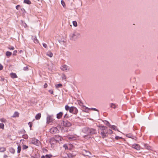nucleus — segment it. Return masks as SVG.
I'll list each match as a JSON object with an SVG mask.
<instances>
[{"instance_id": "1", "label": "nucleus", "mask_w": 158, "mask_h": 158, "mask_svg": "<svg viewBox=\"0 0 158 158\" xmlns=\"http://www.w3.org/2000/svg\"><path fill=\"white\" fill-rule=\"evenodd\" d=\"M99 131L101 130L100 134L102 138H105L108 136L107 130H106L107 127H106L103 126H99Z\"/></svg>"}, {"instance_id": "2", "label": "nucleus", "mask_w": 158, "mask_h": 158, "mask_svg": "<svg viewBox=\"0 0 158 158\" xmlns=\"http://www.w3.org/2000/svg\"><path fill=\"white\" fill-rule=\"evenodd\" d=\"M81 36L80 33L78 31H75L70 35V39L72 40L75 41L80 38Z\"/></svg>"}, {"instance_id": "3", "label": "nucleus", "mask_w": 158, "mask_h": 158, "mask_svg": "<svg viewBox=\"0 0 158 158\" xmlns=\"http://www.w3.org/2000/svg\"><path fill=\"white\" fill-rule=\"evenodd\" d=\"M31 143L32 144H34L37 146H40V145L41 143L38 140L32 138L31 140Z\"/></svg>"}, {"instance_id": "4", "label": "nucleus", "mask_w": 158, "mask_h": 158, "mask_svg": "<svg viewBox=\"0 0 158 158\" xmlns=\"http://www.w3.org/2000/svg\"><path fill=\"white\" fill-rule=\"evenodd\" d=\"M78 110L74 106H71L70 107L69 112L76 114L78 113Z\"/></svg>"}, {"instance_id": "5", "label": "nucleus", "mask_w": 158, "mask_h": 158, "mask_svg": "<svg viewBox=\"0 0 158 158\" xmlns=\"http://www.w3.org/2000/svg\"><path fill=\"white\" fill-rule=\"evenodd\" d=\"M53 115H48L47 117V123L49 124L51 123H52L53 121L54 120L53 119Z\"/></svg>"}, {"instance_id": "6", "label": "nucleus", "mask_w": 158, "mask_h": 158, "mask_svg": "<svg viewBox=\"0 0 158 158\" xmlns=\"http://www.w3.org/2000/svg\"><path fill=\"white\" fill-rule=\"evenodd\" d=\"M58 131L57 128L56 127L52 128L50 130V132L52 134H55Z\"/></svg>"}, {"instance_id": "7", "label": "nucleus", "mask_w": 158, "mask_h": 158, "mask_svg": "<svg viewBox=\"0 0 158 158\" xmlns=\"http://www.w3.org/2000/svg\"><path fill=\"white\" fill-rule=\"evenodd\" d=\"M89 128L85 127L82 129V131L83 133L86 134L87 135H89Z\"/></svg>"}, {"instance_id": "8", "label": "nucleus", "mask_w": 158, "mask_h": 158, "mask_svg": "<svg viewBox=\"0 0 158 158\" xmlns=\"http://www.w3.org/2000/svg\"><path fill=\"white\" fill-rule=\"evenodd\" d=\"M96 131L95 129L92 128H89V135L95 134Z\"/></svg>"}, {"instance_id": "9", "label": "nucleus", "mask_w": 158, "mask_h": 158, "mask_svg": "<svg viewBox=\"0 0 158 158\" xmlns=\"http://www.w3.org/2000/svg\"><path fill=\"white\" fill-rule=\"evenodd\" d=\"M63 124L64 126L67 127H69L71 125V123L68 121H63Z\"/></svg>"}, {"instance_id": "10", "label": "nucleus", "mask_w": 158, "mask_h": 158, "mask_svg": "<svg viewBox=\"0 0 158 158\" xmlns=\"http://www.w3.org/2000/svg\"><path fill=\"white\" fill-rule=\"evenodd\" d=\"M83 153L84 154V155L86 156H90L91 154V153L87 151L86 150H84L83 151Z\"/></svg>"}, {"instance_id": "11", "label": "nucleus", "mask_w": 158, "mask_h": 158, "mask_svg": "<svg viewBox=\"0 0 158 158\" xmlns=\"http://www.w3.org/2000/svg\"><path fill=\"white\" fill-rule=\"evenodd\" d=\"M132 148L137 150H140V146L138 144H134L132 145Z\"/></svg>"}, {"instance_id": "12", "label": "nucleus", "mask_w": 158, "mask_h": 158, "mask_svg": "<svg viewBox=\"0 0 158 158\" xmlns=\"http://www.w3.org/2000/svg\"><path fill=\"white\" fill-rule=\"evenodd\" d=\"M55 139L56 141H61L62 139V138L61 136L58 135H56L55 136Z\"/></svg>"}, {"instance_id": "13", "label": "nucleus", "mask_w": 158, "mask_h": 158, "mask_svg": "<svg viewBox=\"0 0 158 158\" xmlns=\"http://www.w3.org/2000/svg\"><path fill=\"white\" fill-rule=\"evenodd\" d=\"M63 115V113L62 112H60L56 114V118L58 119L61 118Z\"/></svg>"}, {"instance_id": "14", "label": "nucleus", "mask_w": 158, "mask_h": 158, "mask_svg": "<svg viewBox=\"0 0 158 158\" xmlns=\"http://www.w3.org/2000/svg\"><path fill=\"white\" fill-rule=\"evenodd\" d=\"M57 141L55 138H52L50 139V143L51 144H54L56 143Z\"/></svg>"}, {"instance_id": "15", "label": "nucleus", "mask_w": 158, "mask_h": 158, "mask_svg": "<svg viewBox=\"0 0 158 158\" xmlns=\"http://www.w3.org/2000/svg\"><path fill=\"white\" fill-rule=\"evenodd\" d=\"M61 69L64 71H66L67 70V66L64 65L61 67Z\"/></svg>"}, {"instance_id": "16", "label": "nucleus", "mask_w": 158, "mask_h": 158, "mask_svg": "<svg viewBox=\"0 0 158 158\" xmlns=\"http://www.w3.org/2000/svg\"><path fill=\"white\" fill-rule=\"evenodd\" d=\"M46 55L50 57H52L53 56V53L50 51H49L46 52Z\"/></svg>"}, {"instance_id": "17", "label": "nucleus", "mask_w": 158, "mask_h": 158, "mask_svg": "<svg viewBox=\"0 0 158 158\" xmlns=\"http://www.w3.org/2000/svg\"><path fill=\"white\" fill-rule=\"evenodd\" d=\"M19 113L17 111L15 112L12 117L13 118L18 117H19Z\"/></svg>"}, {"instance_id": "18", "label": "nucleus", "mask_w": 158, "mask_h": 158, "mask_svg": "<svg viewBox=\"0 0 158 158\" xmlns=\"http://www.w3.org/2000/svg\"><path fill=\"white\" fill-rule=\"evenodd\" d=\"M41 117V114L40 113H39L37 114L35 116V118L36 120H38L40 119Z\"/></svg>"}, {"instance_id": "19", "label": "nucleus", "mask_w": 158, "mask_h": 158, "mask_svg": "<svg viewBox=\"0 0 158 158\" xmlns=\"http://www.w3.org/2000/svg\"><path fill=\"white\" fill-rule=\"evenodd\" d=\"M126 136L127 137L131 138L133 139H136V137L131 134H127V135Z\"/></svg>"}, {"instance_id": "20", "label": "nucleus", "mask_w": 158, "mask_h": 158, "mask_svg": "<svg viewBox=\"0 0 158 158\" xmlns=\"http://www.w3.org/2000/svg\"><path fill=\"white\" fill-rule=\"evenodd\" d=\"M11 77L13 78H15L17 77V76L16 74L15 73H12L10 74Z\"/></svg>"}, {"instance_id": "21", "label": "nucleus", "mask_w": 158, "mask_h": 158, "mask_svg": "<svg viewBox=\"0 0 158 158\" xmlns=\"http://www.w3.org/2000/svg\"><path fill=\"white\" fill-rule=\"evenodd\" d=\"M11 54L12 53L10 52L7 51L6 52V56L8 57H10V56L11 55Z\"/></svg>"}, {"instance_id": "22", "label": "nucleus", "mask_w": 158, "mask_h": 158, "mask_svg": "<svg viewBox=\"0 0 158 158\" xmlns=\"http://www.w3.org/2000/svg\"><path fill=\"white\" fill-rule=\"evenodd\" d=\"M9 151L12 154H14L15 152V150L12 148H10L9 149Z\"/></svg>"}, {"instance_id": "23", "label": "nucleus", "mask_w": 158, "mask_h": 158, "mask_svg": "<svg viewBox=\"0 0 158 158\" xmlns=\"http://www.w3.org/2000/svg\"><path fill=\"white\" fill-rule=\"evenodd\" d=\"M23 2L28 4H31V2L29 0H24Z\"/></svg>"}, {"instance_id": "24", "label": "nucleus", "mask_w": 158, "mask_h": 158, "mask_svg": "<svg viewBox=\"0 0 158 158\" xmlns=\"http://www.w3.org/2000/svg\"><path fill=\"white\" fill-rule=\"evenodd\" d=\"M6 150V148L4 147H2L0 148V152H3Z\"/></svg>"}, {"instance_id": "25", "label": "nucleus", "mask_w": 158, "mask_h": 158, "mask_svg": "<svg viewBox=\"0 0 158 158\" xmlns=\"http://www.w3.org/2000/svg\"><path fill=\"white\" fill-rule=\"evenodd\" d=\"M110 127L113 129V130H114L115 131L116 130H118L117 129V127L114 126V125H112V126H111Z\"/></svg>"}, {"instance_id": "26", "label": "nucleus", "mask_w": 158, "mask_h": 158, "mask_svg": "<svg viewBox=\"0 0 158 158\" xmlns=\"http://www.w3.org/2000/svg\"><path fill=\"white\" fill-rule=\"evenodd\" d=\"M69 140H75L76 139V138L73 136H71L69 137Z\"/></svg>"}, {"instance_id": "27", "label": "nucleus", "mask_w": 158, "mask_h": 158, "mask_svg": "<svg viewBox=\"0 0 158 158\" xmlns=\"http://www.w3.org/2000/svg\"><path fill=\"white\" fill-rule=\"evenodd\" d=\"M56 88H57L59 87H61L62 86V85L61 84H58L55 85Z\"/></svg>"}, {"instance_id": "28", "label": "nucleus", "mask_w": 158, "mask_h": 158, "mask_svg": "<svg viewBox=\"0 0 158 158\" xmlns=\"http://www.w3.org/2000/svg\"><path fill=\"white\" fill-rule=\"evenodd\" d=\"M110 107L111 108H113L114 109H115L116 106L113 103H111L110 104Z\"/></svg>"}, {"instance_id": "29", "label": "nucleus", "mask_w": 158, "mask_h": 158, "mask_svg": "<svg viewBox=\"0 0 158 158\" xmlns=\"http://www.w3.org/2000/svg\"><path fill=\"white\" fill-rule=\"evenodd\" d=\"M107 132L108 135V134H111L113 133L112 131L110 129L107 130Z\"/></svg>"}, {"instance_id": "30", "label": "nucleus", "mask_w": 158, "mask_h": 158, "mask_svg": "<svg viewBox=\"0 0 158 158\" xmlns=\"http://www.w3.org/2000/svg\"><path fill=\"white\" fill-rule=\"evenodd\" d=\"M4 124L2 123H0V129H4Z\"/></svg>"}, {"instance_id": "31", "label": "nucleus", "mask_w": 158, "mask_h": 158, "mask_svg": "<svg viewBox=\"0 0 158 158\" xmlns=\"http://www.w3.org/2000/svg\"><path fill=\"white\" fill-rule=\"evenodd\" d=\"M18 150L17 152L18 153H19L20 152L21 150V147L20 145H19L18 147Z\"/></svg>"}, {"instance_id": "32", "label": "nucleus", "mask_w": 158, "mask_h": 158, "mask_svg": "<svg viewBox=\"0 0 158 158\" xmlns=\"http://www.w3.org/2000/svg\"><path fill=\"white\" fill-rule=\"evenodd\" d=\"M73 25L74 27H76L77 26V22L76 21H73Z\"/></svg>"}, {"instance_id": "33", "label": "nucleus", "mask_w": 158, "mask_h": 158, "mask_svg": "<svg viewBox=\"0 0 158 158\" xmlns=\"http://www.w3.org/2000/svg\"><path fill=\"white\" fill-rule=\"evenodd\" d=\"M22 137L24 139H27L28 138V136L27 134L24 135H23Z\"/></svg>"}, {"instance_id": "34", "label": "nucleus", "mask_w": 158, "mask_h": 158, "mask_svg": "<svg viewBox=\"0 0 158 158\" xmlns=\"http://www.w3.org/2000/svg\"><path fill=\"white\" fill-rule=\"evenodd\" d=\"M61 3L63 7H64L65 6V4L64 1L63 0H61Z\"/></svg>"}, {"instance_id": "35", "label": "nucleus", "mask_w": 158, "mask_h": 158, "mask_svg": "<svg viewBox=\"0 0 158 158\" xmlns=\"http://www.w3.org/2000/svg\"><path fill=\"white\" fill-rule=\"evenodd\" d=\"M28 148V147L27 146L25 145H23V150L26 149Z\"/></svg>"}, {"instance_id": "36", "label": "nucleus", "mask_w": 158, "mask_h": 158, "mask_svg": "<svg viewBox=\"0 0 158 158\" xmlns=\"http://www.w3.org/2000/svg\"><path fill=\"white\" fill-rule=\"evenodd\" d=\"M65 110H70V107H69V106H68V105H66L65 106Z\"/></svg>"}, {"instance_id": "37", "label": "nucleus", "mask_w": 158, "mask_h": 158, "mask_svg": "<svg viewBox=\"0 0 158 158\" xmlns=\"http://www.w3.org/2000/svg\"><path fill=\"white\" fill-rule=\"evenodd\" d=\"M8 49L10 50H14L15 49V48L14 47L9 46V47H8Z\"/></svg>"}, {"instance_id": "38", "label": "nucleus", "mask_w": 158, "mask_h": 158, "mask_svg": "<svg viewBox=\"0 0 158 158\" xmlns=\"http://www.w3.org/2000/svg\"><path fill=\"white\" fill-rule=\"evenodd\" d=\"M33 41L35 43H38V41L36 37H35V38L34 39Z\"/></svg>"}, {"instance_id": "39", "label": "nucleus", "mask_w": 158, "mask_h": 158, "mask_svg": "<svg viewBox=\"0 0 158 158\" xmlns=\"http://www.w3.org/2000/svg\"><path fill=\"white\" fill-rule=\"evenodd\" d=\"M62 79H64V80H66V76L64 74H62Z\"/></svg>"}, {"instance_id": "40", "label": "nucleus", "mask_w": 158, "mask_h": 158, "mask_svg": "<svg viewBox=\"0 0 158 158\" xmlns=\"http://www.w3.org/2000/svg\"><path fill=\"white\" fill-rule=\"evenodd\" d=\"M28 67L27 66H26L25 67H24L23 68V70L24 71H27L28 70Z\"/></svg>"}, {"instance_id": "41", "label": "nucleus", "mask_w": 158, "mask_h": 158, "mask_svg": "<svg viewBox=\"0 0 158 158\" xmlns=\"http://www.w3.org/2000/svg\"><path fill=\"white\" fill-rule=\"evenodd\" d=\"M106 123H105V124L106 125H107V126L110 127L111 125H110V123L107 121H106Z\"/></svg>"}, {"instance_id": "42", "label": "nucleus", "mask_w": 158, "mask_h": 158, "mask_svg": "<svg viewBox=\"0 0 158 158\" xmlns=\"http://www.w3.org/2000/svg\"><path fill=\"white\" fill-rule=\"evenodd\" d=\"M52 155H45V157L46 158H50L52 157Z\"/></svg>"}, {"instance_id": "43", "label": "nucleus", "mask_w": 158, "mask_h": 158, "mask_svg": "<svg viewBox=\"0 0 158 158\" xmlns=\"http://www.w3.org/2000/svg\"><path fill=\"white\" fill-rule=\"evenodd\" d=\"M64 118H69V115L67 113L66 114H65L64 116Z\"/></svg>"}, {"instance_id": "44", "label": "nucleus", "mask_w": 158, "mask_h": 158, "mask_svg": "<svg viewBox=\"0 0 158 158\" xmlns=\"http://www.w3.org/2000/svg\"><path fill=\"white\" fill-rule=\"evenodd\" d=\"M0 121H1L2 122L5 123L6 121V120L4 118H1L0 119Z\"/></svg>"}, {"instance_id": "45", "label": "nucleus", "mask_w": 158, "mask_h": 158, "mask_svg": "<svg viewBox=\"0 0 158 158\" xmlns=\"http://www.w3.org/2000/svg\"><path fill=\"white\" fill-rule=\"evenodd\" d=\"M68 156L69 157H74L75 156L74 155L71 154H69Z\"/></svg>"}, {"instance_id": "46", "label": "nucleus", "mask_w": 158, "mask_h": 158, "mask_svg": "<svg viewBox=\"0 0 158 158\" xmlns=\"http://www.w3.org/2000/svg\"><path fill=\"white\" fill-rule=\"evenodd\" d=\"M3 68V66L0 64V70H2Z\"/></svg>"}, {"instance_id": "47", "label": "nucleus", "mask_w": 158, "mask_h": 158, "mask_svg": "<svg viewBox=\"0 0 158 158\" xmlns=\"http://www.w3.org/2000/svg\"><path fill=\"white\" fill-rule=\"evenodd\" d=\"M48 91L51 94H53V91L52 90H50Z\"/></svg>"}, {"instance_id": "48", "label": "nucleus", "mask_w": 158, "mask_h": 158, "mask_svg": "<svg viewBox=\"0 0 158 158\" xmlns=\"http://www.w3.org/2000/svg\"><path fill=\"white\" fill-rule=\"evenodd\" d=\"M17 53V51L16 50H15L13 52V55H16Z\"/></svg>"}, {"instance_id": "49", "label": "nucleus", "mask_w": 158, "mask_h": 158, "mask_svg": "<svg viewBox=\"0 0 158 158\" xmlns=\"http://www.w3.org/2000/svg\"><path fill=\"white\" fill-rule=\"evenodd\" d=\"M20 7V6L19 5H17L16 6V9L18 10L19 9V7Z\"/></svg>"}, {"instance_id": "50", "label": "nucleus", "mask_w": 158, "mask_h": 158, "mask_svg": "<svg viewBox=\"0 0 158 158\" xmlns=\"http://www.w3.org/2000/svg\"><path fill=\"white\" fill-rule=\"evenodd\" d=\"M28 125H29L30 127L31 128L32 126V123L30 122L28 123Z\"/></svg>"}, {"instance_id": "51", "label": "nucleus", "mask_w": 158, "mask_h": 158, "mask_svg": "<svg viewBox=\"0 0 158 158\" xmlns=\"http://www.w3.org/2000/svg\"><path fill=\"white\" fill-rule=\"evenodd\" d=\"M145 147L147 149H149L150 148V147L148 146L147 144H145Z\"/></svg>"}, {"instance_id": "52", "label": "nucleus", "mask_w": 158, "mask_h": 158, "mask_svg": "<svg viewBox=\"0 0 158 158\" xmlns=\"http://www.w3.org/2000/svg\"><path fill=\"white\" fill-rule=\"evenodd\" d=\"M43 46L45 48H47V44H45V43L43 44Z\"/></svg>"}, {"instance_id": "53", "label": "nucleus", "mask_w": 158, "mask_h": 158, "mask_svg": "<svg viewBox=\"0 0 158 158\" xmlns=\"http://www.w3.org/2000/svg\"><path fill=\"white\" fill-rule=\"evenodd\" d=\"M44 88H47V86H48V85H47V83H45V84H44Z\"/></svg>"}, {"instance_id": "54", "label": "nucleus", "mask_w": 158, "mask_h": 158, "mask_svg": "<svg viewBox=\"0 0 158 158\" xmlns=\"http://www.w3.org/2000/svg\"><path fill=\"white\" fill-rule=\"evenodd\" d=\"M88 108L87 107H85V112H88Z\"/></svg>"}, {"instance_id": "55", "label": "nucleus", "mask_w": 158, "mask_h": 158, "mask_svg": "<svg viewBox=\"0 0 158 158\" xmlns=\"http://www.w3.org/2000/svg\"><path fill=\"white\" fill-rule=\"evenodd\" d=\"M8 157V156L6 155H4L3 156L4 158H6Z\"/></svg>"}, {"instance_id": "56", "label": "nucleus", "mask_w": 158, "mask_h": 158, "mask_svg": "<svg viewBox=\"0 0 158 158\" xmlns=\"http://www.w3.org/2000/svg\"><path fill=\"white\" fill-rule=\"evenodd\" d=\"M91 109L94 110H97V109L95 108H91Z\"/></svg>"}, {"instance_id": "57", "label": "nucleus", "mask_w": 158, "mask_h": 158, "mask_svg": "<svg viewBox=\"0 0 158 158\" xmlns=\"http://www.w3.org/2000/svg\"><path fill=\"white\" fill-rule=\"evenodd\" d=\"M79 104L80 105L82 106V105L83 104V103L82 102H80Z\"/></svg>"}, {"instance_id": "58", "label": "nucleus", "mask_w": 158, "mask_h": 158, "mask_svg": "<svg viewBox=\"0 0 158 158\" xmlns=\"http://www.w3.org/2000/svg\"><path fill=\"white\" fill-rule=\"evenodd\" d=\"M115 139H118V136H116L115 137Z\"/></svg>"}, {"instance_id": "59", "label": "nucleus", "mask_w": 158, "mask_h": 158, "mask_svg": "<svg viewBox=\"0 0 158 158\" xmlns=\"http://www.w3.org/2000/svg\"><path fill=\"white\" fill-rule=\"evenodd\" d=\"M4 80V79L3 78H1V80L2 81H3Z\"/></svg>"}, {"instance_id": "60", "label": "nucleus", "mask_w": 158, "mask_h": 158, "mask_svg": "<svg viewBox=\"0 0 158 158\" xmlns=\"http://www.w3.org/2000/svg\"><path fill=\"white\" fill-rule=\"evenodd\" d=\"M41 158H46L44 156H42L41 157Z\"/></svg>"}, {"instance_id": "61", "label": "nucleus", "mask_w": 158, "mask_h": 158, "mask_svg": "<svg viewBox=\"0 0 158 158\" xmlns=\"http://www.w3.org/2000/svg\"><path fill=\"white\" fill-rule=\"evenodd\" d=\"M23 51H22V50H20V51H19V52H20V53H23Z\"/></svg>"}, {"instance_id": "62", "label": "nucleus", "mask_w": 158, "mask_h": 158, "mask_svg": "<svg viewBox=\"0 0 158 158\" xmlns=\"http://www.w3.org/2000/svg\"><path fill=\"white\" fill-rule=\"evenodd\" d=\"M2 28L0 27V32H2Z\"/></svg>"}, {"instance_id": "63", "label": "nucleus", "mask_w": 158, "mask_h": 158, "mask_svg": "<svg viewBox=\"0 0 158 158\" xmlns=\"http://www.w3.org/2000/svg\"><path fill=\"white\" fill-rule=\"evenodd\" d=\"M86 136H87V135H84V138H86Z\"/></svg>"}]
</instances>
